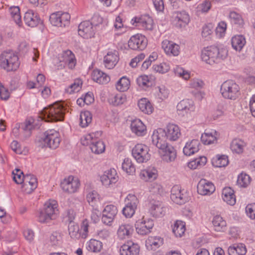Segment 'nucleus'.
I'll return each mask as SVG.
<instances>
[{
	"label": "nucleus",
	"mask_w": 255,
	"mask_h": 255,
	"mask_svg": "<svg viewBox=\"0 0 255 255\" xmlns=\"http://www.w3.org/2000/svg\"><path fill=\"white\" fill-rule=\"evenodd\" d=\"M67 110V105L64 102L58 101L45 108L41 112L43 120L48 122L63 121Z\"/></svg>",
	"instance_id": "obj_1"
},
{
	"label": "nucleus",
	"mask_w": 255,
	"mask_h": 255,
	"mask_svg": "<svg viewBox=\"0 0 255 255\" xmlns=\"http://www.w3.org/2000/svg\"><path fill=\"white\" fill-rule=\"evenodd\" d=\"M227 55L228 50L226 48H219L215 46L205 48L201 52L202 60L210 65L221 62L227 57Z\"/></svg>",
	"instance_id": "obj_2"
},
{
	"label": "nucleus",
	"mask_w": 255,
	"mask_h": 255,
	"mask_svg": "<svg viewBox=\"0 0 255 255\" xmlns=\"http://www.w3.org/2000/svg\"><path fill=\"white\" fill-rule=\"evenodd\" d=\"M19 65L18 57L12 51H4L0 54V67L7 71L16 70Z\"/></svg>",
	"instance_id": "obj_3"
},
{
	"label": "nucleus",
	"mask_w": 255,
	"mask_h": 255,
	"mask_svg": "<svg viewBox=\"0 0 255 255\" xmlns=\"http://www.w3.org/2000/svg\"><path fill=\"white\" fill-rule=\"evenodd\" d=\"M158 134V139L159 141L161 140L166 142V139H168L171 141L176 140L181 135L180 130L178 126L174 124H169L167 125L165 129L158 128L157 130L154 131L152 135V140L153 137L155 134Z\"/></svg>",
	"instance_id": "obj_4"
},
{
	"label": "nucleus",
	"mask_w": 255,
	"mask_h": 255,
	"mask_svg": "<svg viewBox=\"0 0 255 255\" xmlns=\"http://www.w3.org/2000/svg\"><path fill=\"white\" fill-rule=\"evenodd\" d=\"M57 204L55 201L52 200L46 202L42 210L39 212L38 220L42 223H48L51 220H54L56 217Z\"/></svg>",
	"instance_id": "obj_5"
},
{
	"label": "nucleus",
	"mask_w": 255,
	"mask_h": 255,
	"mask_svg": "<svg viewBox=\"0 0 255 255\" xmlns=\"http://www.w3.org/2000/svg\"><path fill=\"white\" fill-rule=\"evenodd\" d=\"M158 137V135L154 134L152 141L153 144L163 152L162 159L167 162L174 161L176 157V150L172 146L168 145L164 140H157Z\"/></svg>",
	"instance_id": "obj_6"
},
{
	"label": "nucleus",
	"mask_w": 255,
	"mask_h": 255,
	"mask_svg": "<svg viewBox=\"0 0 255 255\" xmlns=\"http://www.w3.org/2000/svg\"><path fill=\"white\" fill-rule=\"evenodd\" d=\"M239 86L234 81L227 80L222 84L220 91L224 98L234 100L239 96Z\"/></svg>",
	"instance_id": "obj_7"
},
{
	"label": "nucleus",
	"mask_w": 255,
	"mask_h": 255,
	"mask_svg": "<svg viewBox=\"0 0 255 255\" xmlns=\"http://www.w3.org/2000/svg\"><path fill=\"white\" fill-rule=\"evenodd\" d=\"M149 148L143 144H137L132 149V155L138 163L146 162L150 158Z\"/></svg>",
	"instance_id": "obj_8"
},
{
	"label": "nucleus",
	"mask_w": 255,
	"mask_h": 255,
	"mask_svg": "<svg viewBox=\"0 0 255 255\" xmlns=\"http://www.w3.org/2000/svg\"><path fill=\"white\" fill-rule=\"evenodd\" d=\"M41 139L44 146L51 149H55L58 147L60 142L58 132L54 129L45 131Z\"/></svg>",
	"instance_id": "obj_9"
},
{
	"label": "nucleus",
	"mask_w": 255,
	"mask_h": 255,
	"mask_svg": "<svg viewBox=\"0 0 255 255\" xmlns=\"http://www.w3.org/2000/svg\"><path fill=\"white\" fill-rule=\"evenodd\" d=\"M95 136L94 133H91L87 135L85 139L82 141L83 145L90 144V148L92 151L95 153H102L105 151V146L103 141L101 140L97 141L94 140Z\"/></svg>",
	"instance_id": "obj_10"
},
{
	"label": "nucleus",
	"mask_w": 255,
	"mask_h": 255,
	"mask_svg": "<svg viewBox=\"0 0 255 255\" xmlns=\"http://www.w3.org/2000/svg\"><path fill=\"white\" fill-rule=\"evenodd\" d=\"M126 206L123 209V214L127 218L131 217L135 213L138 204V200L134 195L129 194L125 199Z\"/></svg>",
	"instance_id": "obj_11"
},
{
	"label": "nucleus",
	"mask_w": 255,
	"mask_h": 255,
	"mask_svg": "<svg viewBox=\"0 0 255 255\" xmlns=\"http://www.w3.org/2000/svg\"><path fill=\"white\" fill-rule=\"evenodd\" d=\"M170 198L174 203L180 205L185 203L189 200L187 192L181 190L178 185H174L172 188Z\"/></svg>",
	"instance_id": "obj_12"
},
{
	"label": "nucleus",
	"mask_w": 255,
	"mask_h": 255,
	"mask_svg": "<svg viewBox=\"0 0 255 255\" xmlns=\"http://www.w3.org/2000/svg\"><path fill=\"white\" fill-rule=\"evenodd\" d=\"M147 44L146 38L139 34L132 36L128 42V47L134 50H142L145 48Z\"/></svg>",
	"instance_id": "obj_13"
},
{
	"label": "nucleus",
	"mask_w": 255,
	"mask_h": 255,
	"mask_svg": "<svg viewBox=\"0 0 255 255\" xmlns=\"http://www.w3.org/2000/svg\"><path fill=\"white\" fill-rule=\"evenodd\" d=\"M153 226V220L149 219L145 220L142 218L136 221L135 224L136 232L141 235H146L150 233Z\"/></svg>",
	"instance_id": "obj_14"
},
{
	"label": "nucleus",
	"mask_w": 255,
	"mask_h": 255,
	"mask_svg": "<svg viewBox=\"0 0 255 255\" xmlns=\"http://www.w3.org/2000/svg\"><path fill=\"white\" fill-rule=\"evenodd\" d=\"M78 33L84 38L88 39L93 37L95 34V30L92 23L88 20L82 22L78 26Z\"/></svg>",
	"instance_id": "obj_15"
},
{
	"label": "nucleus",
	"mask_w": 255,
	"mask_h": 255,
	"mask_svg": "<svg viewBox=\"0 0 255 255\" xmlns=\"http://www.w3.org/2000/svg\"><path fill=\"white\" fill-rule=\"evenodd\" d=\"M117 214V207L113 205L106 206L103 211L102 222L107 225H111Z\"/></svg>",
	"instance_id": "obj_16"
},
{
	"label": "nucleus",
	"mask_w": 255,
	"mask_h": 255,
	"mask_svg": "<svg viewBox=\"0 0 255 255\" xmlns=\"http://www.w3.org/2000/svg\"><path fill=\"white\" fill-rule=\"evenodd\" d=\"M132 24L136 23L135 26L141 27L144 29L151 30L153 29V20L148 15L135 17L131 20Z\"/></svg>",
	"instance_id": "obj_17"
},
{
	"label": "nucleus",
	"mask_w": 255,
	"mask_h": 255,
	"mask_svg": "<svg viewBox=\"0 0 255 255\" xmlns=\"http://www.w3.org/2000/svg\"><path fill=\"white\" fill-rule=\"evenodd\" d=\"M80 183L77 179H74L73 176L65 179L61 183L63 191L68 193L75 192L79 188Z\"/></svg>",
	"instance_id": "obj_18"
},
{
	"label": "nucleus",
	"mask_w": 255,
	"mask_h": 255,
	"mask_svg": "<svg viewBox=\"0 0 255 255\" xmlns=\"http://www.w3.org/2000/svg\"><path fill=\"white\" fill-rule=\"evenodd\" d=\"M215 190L214 184L205 179H202L197 185L198 193L202 195H208L213 193Z\"/></svg>",
	"instance_id": "obj_19"
},
{
	"label": "nucleus",
	"mask_w": 255,
	"mask_h": 255,
	"mask_svg": "<svg viewBox=\"0 0 255 255\" xmlns=\"http://www.w3.org/2000/svg\"><path fill=\"white\" fill-rule=\"evenodd\" d=\"M139 247L136 244L128 242L122 245L120 250V255H138Z\"/></svg>",
	"instance_id": "obj_20"
},
{
	"label": "nucleus",
	"mask_w": 255,
	"mask_h": 255,
	"mask_svg": "<svg viewBox=\"0 0 255 255\" xmlns=\"http://www.w3.org/2000/svg\"><path fill=\"white\" fill-rule=\"evenodd\" d=\"M177 110L179 115L184 116L194 110L193 102L189 100H183L180 101L177 105Z\"/></svg>",
	"instance_id": "obj_21"
},
{
	"label": "nucleus",
	"mask_w": 255,
	"mask_h": 255,
	"mask_svg": "<svg viewBox=\"0 0 255 255\" xmlns=\"http://www.w3.org/2000/svg\"><path fill=\"white\" fill-rule=\"evenodd\" d=\"M23 19L25 24L31 27L36 26L40 20L38 15L32 10H28L25 13Z\"/></svg>",
	"instance_id": "obj_22"
},
{
	"label": "nucleus",
	"mask_w": 255,
	"mask_h": 255,
	"mask_svg": "<svg viewBox=\"0 0 255 255\" xmlns=\"http://www.w3.org/2000/svg\"><path fill=\"white\" fill-rule=\"evenodd\" d=\"M189 16L186 11L177 12L174 20V24L177 27L182 28L185 27L189 23Z\"/></svg>",
	"instance_id": "obj_23"
},
{
	"label": "nucleus",
	"mask_w": 255,
	"mask_h": 255,
	"mask_svg": "<svg viewBox=\"0 0 255 255\" xmlns=\"http://www.w3.org/2000/svg\"><path fill=\"white\" fill-rule=\"evenodd\" d=\"M117 51L109 52L104 58L105 66L109 69H113L117 64L119 57Z\"/></svg>",
	"instance_id": "obj_24"
},
{
	"label": "nucleus",
	"mask_w": 255,
	"mask_h": 255,
	"mask_svg": "<svg viewBox=\"0 0 255 255\" xmlns=\"http://www.w3.org/2000/svg\"><path fill=\"white\" fill-rule=\"evenodd\" d=\"M130 128L132 131L137 136H143L146 134V127L139 119H136L131 122Z\"/></svg>",
	"instance_id": "obj_25"
},
{
	"label": "nucleus",
	"mask_w": 255,
	"mask_h": 255,
	"mask_svg": "<svg viewBox=\"0 0 255 255\" xmlns=\"http://www.w3.org/2000/svg\"><path fill=\"white\" fill-rule=\"evenodd\" d=\"M24 181L22 185V187L28 188L30 186L29 190L26 191L27 193H30L37 187V179L36 177L32 174H25V178H24Z\"/></svg>",
	"instance_id": "obj_26"
},
{
	"label": "nucleus",
	"mask_w": 255,
	"mask_h": 255,
	"mask_svg": "<svg viewBox=\"0 0 255 255\" xmlns=\"http://www.w3.org/2000/svg\"><path fill=\"white\" fill-rule=\"evenodd\" d=\"M200 142L197 139H193L189 142H187L183 148V153L185 155L190 156L197 152L199 150Z\"/></svg>",
	"instance_id": "obj_27"
},
{
	"label": "nucleus",
	"mask_w": 255,
	"mask_h": 255,
	"mask_svg": "<svg viewBox=\"0 0 255 255\" xmlns=\"http://www.w3.org/2000/svg\"><path fill=\"white\" fill-rule=\"evenodd\" d=\"M223 200L230 205H234L236 203V197L234 191L230 187H225L222 191Z\"/></svg>",
	"instance_id": "obj_28"
},
{
	"label": "nucleus",
	"mask_w": 255,
	"mask_h": 255,
	"mask_svg": "<svg viewBox=\"0 0 255 255\" xmlns=\"http://www.w3.org/2000/svg\"><path fill=\"white\" fill-rule=\"evenodd\" d=\"M92 76L94 81L101 84H107L110 81V78L107 74L98 69L94 70Z\"/></svg>",
	"instance_id": "obj_29"
},
{
	"label": "nucleus",
	"mask_w": 255,
	"mask_h": 255,
	"mask_svg": "<svg viewBox=\"0 0 255 255\" xmlns=\"http://www.w3.org/2000/svg\"><path fill=\"white\" fill-rule=\"evenodd\" d=\"M150 211L153 216L159 217L164 215L165 210L161 202L159 201H152L150 203Z\"/></svg>",
	"instance_id": "obj_30"
},
{
	"label": "nucleus",
	"mask_w": 255,
	"mask_h": 255,
	"mask_svg": "<svg viewBox=\"0 0 255 255\" xmlns=\"http://www.w3.org/2000/svg\"><path fill=\"white\" fill-rule=\"evenodd\" d=\"M162 46L167 54H171L174 56H177L179 53V46L175 43L166 40L162 42Z\"/></svg>",
	"instance_id": "obj_31"
},
{
	"label": "nucleus",
	"mask_w": 255,
	"mask_h": 255,
	"mask_svg": "<svg viewBox=\"0 0 255 255\" xmlns=\"http://www.w3.org/2000/svg\"><path fill=\"white\" fill-rule=\"evenodd\" d=\"M141 178L146 181H152L157 177V170L153 167H149L142 171L140 174Z\"/></svg>",
	"instance_id": "obj_32"
},
{
	"label": "nucleus",
	"mask_w": 255,
	"mask_h": 255,
	"mask_svg": "<svg viewBox=\"0 0 255 255\" xmlns=\"http://www.w3.org/2000/svg\"><path fill=\"white\" fill-rule=\"evenodd\" d=\"M229 255H245L247 253L246 246L243 244H234L228 248Z\"/></svg>",
	"instance_id": "obj_33"
},
{
	"label": "nucleus",
	"mask_w": 255,
	"mask_h": 255,
	"mask_svg": "<svg viewBox=\"0 0 255 255\" xmlns=\"http://www.w3.org/2000/svg\"><path fill=\"white\" fill-rule=\"evenodd\" d=\"M132 231V227L130 225H122L118 230V236L120 239L123 240L126 238H128Z\"/></svg>",
	"instance_id": "obj_34"
},
{
	"label": "nucleus",
	"mask_w": 255,
	"mask_h": 255,
	"mask_svg": "<svg viewBox=\"0 0 255 255\" xmlns=\"http://www.w3.org/2000/svg\"><path fill=\"white\" fill-rule=\"evenodd\" d=\"M32 122L30 121H26L25 123L21 124L20 128L25 131H28V135L30 134V131L33 129L39 128V126L37 124H32ZM20 127L18 128H15L12 130V132L14 135L16 136L17 135L18 131Z\"/></svg>",
	"instance_id": "obj_35"
},
{
	"label": "nucleus",
	"mask_w": 255,
	"mask_h": 255,
	"mask_svg": "<svg viewBox=\"0 0 255 255\" xmlns=\"http://www.w3.org/2000/svg\"><path fill=\"white\" fill-rule=\"evenodd\" d=\"M138 106L140 110L146 114H151L153 110V108L151 103L146 98L139 100L138 102Z\"/></svg>",
	"instance_id": "obj_36"
},
{
	"label": "nucleus",
	"mask_w": 255,
	"mask_h": 255,
	"mask_svg": "<svg viewBox=\"0 0 255 255\" xmlns=\"http://www.w3.org/2000/svg\"><path fill=\"white\" fill-rule=\"evenodd\" d=\"M246 39L242 35H236L232 37L231 43L233 48L237 51H241L246 44Z\"/></svg>",
	"instance_id": "obj_37"
},
{
	"label": "nucleus",
	"mask_w": 255,
	"mask_h": 255,
	"mask_svg": "<svg viewBox=\"0 0 255 255\" xmlns=\"http://www.w3.org/2000/svg\"><path fill=\"white\" fill-rule=\"evenodd\" d=\"M217 132L213 130L211 132H205L201 137V140L204 144H211L217 141Z\"/></svg>",
	"instance_id": "obj_38"
},
{
	"label": "nucleus",
	"mask_w": 255,
	"mask_h": 255,
	"mask_svg": "<svg viewBox=\"0 0 255 255\" xmlns=\"http://www.w3.org/2000/svg\"><path fill=\"white\" fill-rule=\"evenodd\" d=\"M185 231V223L181 221H177L172 227V232L176 237H181Z\"/></svg>",
	"instance_id": "obj_39"
},
{
	"label": "nucleus",
	"mask_w": 255,
	"mask_h": 255,
	"mask_svg": "<svg viewBox=\"0 0 255 255\" xmlns=\"http://www.w3.org/2000/svg\"><path fill=\"white\" fill-rule=\"evenodd\" d=\"M92 120V116L89 111L81 112L80 116V126L82 128L87 127L91 123Z\"/></svg>",
	"instance_id": "obj_40"
},
{
	"label": "nucleus",
	"mask_w": 255,
	"mask_h": 255,
	"mask_svg": "<svg viewBox=\"0 0 255 255\" xmlns=\"http://www.w3.org/2000/svg\"><path fill=\"white\" fill-rule=\"evenodd\" d=\"M246 143L243 140L235 139L231 143V149L233 152L239 154L243 152Z\"/></svg>",
	"instance_id": "obj_41"
},
{
	"label": "nucleus",
	"mask_w": 255,
	"mask_h": 255,
	"mask_svg": "<svg viewBox=\"0 0 255 255\" xmlns=\"http://www.w3.org/2000/svg\"><path fill=\"white\" fill-rule=\"evenodd\" d=\"M215 230L217 232H221L224 230L226 226V223L220 216H216L214 217L212 221Z\"/></svg>",
	"instance_id": "obj_42"
},
{
	"label": "nucleus",
	"mask_w": 255,
	"mask_h": 255,
	"mask_svg": "<svg viewBox=\"0 0 255 255\" xmlns=\"http://www.w3.org/2000/svg\"><path fill=\"white\" fill-rule=\"evenodd\" d=\"M228 157L225 155H217L212 161L213 165L217 167H224L228 165Z\"/></svg>",
	"instance_id": "obj_43"
},
{
	"label": "nucleus",
	"mask_w": 255,
	"mask_h": 255,
	"mask_svg": "<svg viewBox=\"0 0 255 255\" xmlns=\"http://www.w3.org/2000/svg\"><path fill=\"white\" fill-rule=\"evenodd\" d=\"M130 81L126 77H122L117 83L116 88L120 92H125L129 87Z\"/></svg>",
	"instance_id": "obj_44"
},
{
	"label": "nucleus",
	"mask_w": 255,
	"mask_h": 255,
	"mask_svg": "<svg viewBox=\"0 0 255 255\" xmlns=\"http://www.w3.org/2000/svg\"><path fill=\"white\" fill-rule=\"evenodd\" d=\"M250 182L251 177L249 175L242 172L238 175L237 183L240 187H247Z\"/></svg>",
	"instance_id": "obj_45"
},
{
	"label": "nucleus",
	"mask_w": 255,
	"mask_h": 255,
	"mask_svg": "<svg viewBox=\"0 0 255 255\" xmlns=\"http://www.w3.org/2000/svg\"><path fill=\"white\" fill-rule=\"evenodd\" d=\"M103 247V244L101 242L91 239L88 243L87 249L93 252L97 253L101 251Z\"/></svg>",
	"instance_id": "obj_46"
},
{
	"label": "nucleus",
	"mask_w": 255,
	"mask_h": 255,
	"mask_svg": "<svg viewBox=\"0 0 255 255\" xmlns=\"http://www.w3.org/2000/svg\"><path fill=\"white\" fill-rule=\"evenodd\" d=\"M13 175V179L14 182L18 184H23L24 180V178H25V175L24 174L22 171L20 169L16 168L12 172Z\"/></svg>",
	"instance_id": "obj_47"
},
{
	"label": "nucleus",
	"mask_w": 255,
	"mask_h": 255,
	"mask_svg": "<svg viewBox=\"0 0 255 255\" xmlns=\"http://www.w3.org/2000/svg\"><path fill=\"white\" fill-rule=\"evenodd\" d=\"M122 169L128 174H132L135 172V167L131 162V160L128 158H125L122 163Z\"/></svg>",
	"instance_id": "obj_48"
},
{
	"label": "nucleus",
	"mask_w": 255,
	"mask_h": 255,
	"mask_svg": "<svg viewBox=\"0 0 255 255\" xmlns=\"http://www.w3.org/2000/svg\"><path fill=\"white\" fill-rule=\"evenodd\" d=\"M229 18L231 22L234 24L241 26L244 23V20L241 15L235 11L230 12Z\"/></svg>",
	"instance_id": "obj_49"
},
{
	"label": "nucleus",
	"mask_w": 255,
	"mask_h": 255,
	"mask_svg": "<svg viewBox=\"0 0 255 255\" xmlns=\"http://www.w3.org/2000/svg\"><path fill=\"white\" fill-rule=\"evenodd\" d=\"M207 162V158L205 156H200L188 163V167L192 169L196 168L198 166L204 165Z\"/></svg>",
	"instance_id": "obj_50"
},
{
	"label": "nucleus",
	"mask_w": 255,
	"mask_h": 255,
	"mask_svg": "<svg viewBox=\"0 0 255 255\" xmlns=\"http://www.w3.org/2000/svg\"><path fill=\"white\" fill-rule=\"evenodd\" d=\"M164 191L162 186L156 182L151 183L149 186V191L153 194L161 195Z\"/></svg>",
	"instance_id": "obj_51"
},
{
	"label": "nucleus",
	"mask_w": 255,
	"mask_h": 255,
	"mask_svg": "<svg viewBox=\"0 0 255 255\" xmlns=\"http://www.w3.org/2000/svg\"><path fill=\"white\" fill-rule=\"evenodd\" d=\"M68 231L69 234L72 238H78L80 237L79 226L78 225L75 224L74 222L69 223Z\"/></svg>",
	"instance_id": "obj_52"
},
{
	"label": "nucleus",
	"mask_w": 255,
	"mask_h": 255,
	"mask_svg": "<svg viewBox=\"0 0 255 255\" xmlns=\"http://www.w3.org/2000/svg\"><path fill=\"white\" fill-rule=\"evenodd\" d=\"M137 84L139 87H148L152 85V82L149 80V78L146 75L139 76L136 80Z\"/></svg>",
	"instance_id": "obj_53"
},
{
	"label": "nucleus",
	"mask_w": 255,
	"mask_h": 255,
	"mask_svg": "<svg viewBox=\"0 0 255 255\" xmlns=\"http://www.w3.org/2000/svg\"><path fill=\"white\" fill-rule=\"evenodd\" d=\"M60 11L51 14L49 17L50 23L54 26L62 27V22L60 20Z\"/></svg>",
	"instance_id": "obj_54"
},
{
	"label": "nucleus",
	"mask_w": 255,
	"mask_h": 255,
	"mask_svg": "<svg viewBox=\"0 0 255 255\" xmlns=\"http://www.w3.org/2000/svg\"><path fill=\"white\" fill-rule=\"evenodd\" d=\"M65 55L67 56V58H65V62L67 63L68 66L69 68L73 69L76 64L75 59L74 58V55L70 50L67 51Z\"/></svg>",
	"instance_id": "obj_55"
},
{
	"label": "nucleus",
	"mask_w": 255,
	"mask_h": 255,
	"mask_svg": "<svg viewBox=\"0 0 255 255\" xmlns=\"http://www.w3.org/2000/svg\"><path fill=\"white\" fill-rule=\"evenodd\" d=\"M103 176H108L111 182L113 184H115L118 180V176L117 175L116 170L114 169H110L104 172Z\"/></svg>",
	"instance_id": "obj_56"
},
{
	"label": "nucleus",
	"mask_w": 255,
	"mask_h": 255,
	"mask_svg": "<svg viewBox=\"0 0 255 255\" xmlns=\"http://www.w3.org/2000/svg\"><path fill=\"white\" fill-rule=\"evenodd\" d=\"M62 237L59 232H54L50 236V241L52 246H57L61 242Z\"/></svg>",
	"instance_id": "obj_57"
},
{
	"label": "nucleus",
	"mask_w": 255,
	"mask_h": 255,
	"mask_svg": "<svg viewBox=\"0 0 255 255\" xmlns=\"http://www.w3.org/2000/svg\"><path fill=\"white\" fill-rule=\"evenodd\" d=\"M153 69L157 72L165 73L169 71L170 67L166 63H162L159 65H153Z\"/></svg>",
	"instance_id": "obj_58"
},
{
	"label": "nucleus",
	"mask_w": 255,
	"mask_h": 255,
	"mask_svg": "<svg viewBox=\"0 0 255 255\" xmlns=\"http://www.w3.org/2000/svg\"><path fill=\"white\" fill-rule=\"evenodd\" d=\"M126 100V96L123 94L116 95L113 99H112L111 103L114 106H119L123 104Z\"/></svg>",
	"instance_id": "obj_59"
},
{
	"label": "nucleus",
	"mask_w": 255,
	"mask_h": 255,
	"mask_svg": "<svg viewBox=\"0 0 255 255\" xmlns=\"http://www.w3.org/2000/svg\"><path fill=\"white\" fill-rule=\"evenodd\" d=\"M99 195L97 192L94 190L89 192L87 195V199L88 202L94 206L95 203L99 200Z\"/></svg>",
	"instance_id": "obj_60"
},
{
	"label": "nucleus",
	"mask_w": 255,
	"mask_h": 255,
	"mask_svg": "<svg viewBox=\"0 0 255 255\" xmlns=\"http://www.w3.org/2000/svg\"><path fill=\"white\" fill-rule=\"evenodd\" d=\"M82 84V82L80 80L77 79L75 81L74 83L71 84L69 89L67 90V92L70 94L72 93L78 92L81 88V86Z\"/></svg>",
	"instance_id": "obj_61"
},
{
	"label": "nucleus",
	"mask_w": 255,
	"mask_h": 255,
	"mask_svg": "<svg viewBox=\"0 0 255 255\" xmlns=\"http://www.w3.org/2000/svg\"><path fill=\"white\" fill-rule=\"evenodd\" d=\"M213 26L212 23H209L203 27L202 35L205 38H208L213 33Z\"/></svg>",
	"instance_id": "obj_62"
},
{
	"label": "nucleus",
	"mask_w": 255,
	"mask_h": 255,
	"mask_svg": "<svg viewBox=\"0 0 255 255\" xmlns=\"http://www.w3.org/2000/svg\"><path fill=\"white\" fill-rule=\"evenodd\" d=\"M175 73L177 76L182 77L185 80H187L190 77L189 73L181 67H177L175 70Z\"/></svg>",
	"instance_id": "obj_63"
},
{
	"label": "nucleus",
	"mask_w": 255,
	"mask_h": 255,
	"mask_svg": "<svg viewBox=\"0 0 255 255\" xmlns=\"http://www.w3.org/2000/svg\"><path fill=\"white\" fill-rule=\"evenodd\" d=\"M247 215L252 219H255V204H249L246 208Z\"/></svg>",
	"instance_id": "obj_64"
}]
</instances>
